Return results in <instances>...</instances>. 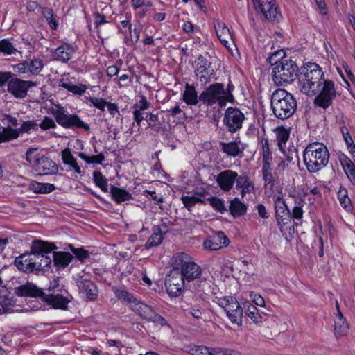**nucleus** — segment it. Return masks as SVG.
Wrapping results in <instances>:
<instances>
[{
	"label": "nucleus",
	"mask_w": 355,
	"mask_h": 355,
	"mask_svg": "<svg viewBox=\"0 0 355 355\" xmlns=\"http://www.w3.org/2000/svg\"><path fill=\"white\" fill-rule=\"evenodd\" d=\"M243 312L256 324L262 322V316L258 309L250 302L243 304Z\"/></svg>",
	"instance_id": "c9c22d12"
},
{
	"label": "nucleus",
	"mask_w": 355,
	"mask_h": 355,
	"mask_svg": "<svg viewBox=\"0 0 355 355\" xmlns=\"http://www.w3.org/2000/svg\"><path fill=\"white\" fill-rule=\"evenodd\" d=\"M195 76L201 85L205 86L213 80H216V73L211 67V62L200 55L194 62Z\"/></svg>",
	"instance_id": "6e6552de"
},
{
	"label": "nucleus",
	"mask_w": 355,
	"mask_h": 355,
	"mask_svg": "<svg viewBox=\"0 0 355 355\" xmlns=\"http://www.w3.org/2000/svg\"><path fill=\"white\" fill-rule=\"evenodd\" d=\"M71 249L73 254L81 261H84L89 257V252L82 248H75L70 245Z\"/></svg>",
	"instance_id": "052dcab7"
},
{
	"label": "nucleus",
	"mask_w": 355,
	"mask_h": 355,
	"mask_svg": "<svg viewBox=\"0 0 355 355\" xmlns=\"http://www.w3.org/2000/svg\"><path fill=\"white\" fill-rule=\"evenodd\" d=\"M262 143V160H272V155L270 153L269 142L267 139H263Z\"/></svg>",
	"instance_id": "bf43d9fd"
},
{
	"label": "nucleus",
	"mask_w": 355,
	"mask_h": 355,
	"mask_svg": "<svg viewBox=\"0 0 355 355\" xmlns=\"http://www.w3.org/2000/svg\"><path fill=\"white\" fill-rule=\"evenodd\" d=\"M77 286L83 297L89 300H94L97 297V288L90 280L81 277L77 281Z\"/></svg>",
	"instance_id": "6ab92c4d"
},
{
	"label": "nucleus",
	"mask_w": 355,
	"mask_h": 355,
	"mask_svg": "<svg viewBox=\"0 0 355 355\" xmlns=\"http://www.w3.org/2000/svg\"><path fill=\"white\" fill-rule=\"evenodd\" d=\"M40 8L42 16L46 19L50 28L52 30H56L58 28V18L53 10L48 7H40Z\"/></svg>",
	"instance_id": "f704fd0d"
},
{
	"label": "nucleus",
	"mask_w": 355,
	"mask_h": 355,
	"mask_svg": "<svg viewBox=\"0 0 355 355\" xmlns=\"http://www.w3.org/2000/svg\"><path fill=\"white\" fill-rule=\"evenodd\" d=\"M42 301L46 302L49 305H51L54 309L62 310H67L69 303V300L67 297L60 294L46 295L44 293Z\"/></svg>",
	"instance_id": "4be33fe9"
},
{
	"label": "nucleus",
	"mask_w": 355,
	"mask_h": 355,
	"mask_svg": "<svg viewBox=\"0 0 355 355\" xmlns=\"http://www.w3.org/2000/svg\"><path fill=\"white\" fill-rule=\"evenodd\" d=\"M197 289L199 292L207 293L210 290V282L206 279L199 280L197 284Z\"/></svg>",
	"instance_id": "338daca9"
},
{
	"label": "nucleus",
	"mask_w": 355,
	"mask_h": 355,
	"mask_svg": "<svg viewBox=\"0 0 355 355\" xmlns=\"http://www.w3.org/2000/svg\"><path fill=\"white\" fill-rule=\"evenodd\" d=\"M1 121L3 124L6 125L7 127H16L18 125L17 119L15 117L12 116L11 115L9 114H4L3 116Z\"/></svg>",
	"instance_id": "69168bd1"
},
{
	"label": "nucleus",
	"mask_w": 355,
	"mask_h": 355,
	"mask_svg": "<svg viewBox=\"0 0 355 355\" xmlns=\"http://www.w3.org/2000/svg\"><path fill=\"white\" fill-rule=\"evenodd\" d=\"M39 257L40 262H35V264H37V266H35V272L45 270L46 268L50 266L52 261L49 254H44Z\"/></svg>",
	"instance_id": "8fccbe9b"
},
{
	"label": "nucleus",
	"mask_w": 355,
	"mask_h": 355,
	"mask_svg": "<svg viewBox=\"0 0 355 355\" xmlns=\"http://www.w3.org/2000/svg\"><path fill=\"white\" fill-rule=\"evenodd\" d=\"M229 209L231 214L236 218L245 215L247 207L238 198H235L230 201Z\"/></svg>",
	"instance_id": "473e14b6"
},
{
	"label": "nucleus",
	"mask_w": 355,
	"mask_h": 355,
	"mask_svg": "<svg viewBox=\"0 0 355 355\" xmlns=\"http://www.w3.org/2000/svg\"><path fill=\"white\" fill-rule=\"evenodd\" d=\"M208 200L215 210L219 211L221 214L225 211L224 202L221 199L216 197H211L209 198Z\"/></svg>",
	"instance_id": "5fc2aeb1"
},
{
	"label": "nucleus",
	"mask_w": 355,
	"mask_h": 355,
	"mask_svg": "<svg viewBox=\"0 0 355 355\" xmlns=\"http://www.w3.org/2000/svg\"><path fill=\"white\" fill-rule=\"evenodd\" d=\"M73 53V49L72 47L68 45H62L55 49L54 52V57L56 60L62 62H67L68 60L71 59Z\"/></svg>",
	"instance_id": "c85d7f7f"
},
{
	"label": "nucleus",
	"mask_w": 355,
	"mask_h": 355,
	"mask_svg": "<svg viewBox=\"0 0 355 355\" xmlns=\"http://www.w3.org/2000/svg\"><path fill=\"white\" fill-rule=\"evenodd\" d=\"M13 305V301L9 297L7 288L1 286L0 288V315L8 312Z\"/></svg>",
	"instance_id": "c756f323"
},
{
	"label": "nucleus",
	"mask_w": 355,
	"mask_h": 355,
	"mask_svg": "<svg viewBox=\"0 0 355 355\" xmlns=\"http://www.w3.org/2000/svg\"><path fill=\"white\" fill-rule=\"evenodd\" d=\"M18 137V132L10 127L3 128L0 132V143L7 142Z\"/></svg>",
	"instance_id": "79ce46f5"
},
{
	"label": "nucleus",
	"mask_w": 355,
	"mask_h": 355,
	"mask_svg": "<svg viewBox=\"0 0 355 355\" xmlns=\"http://www.w3.org/2000/svg\"><path fill=\"white\" fill-rule=\"evenodd\" d=\"M238 173L232 170H225L216 176V180L220 188L224 191H230L236 182Z\"/></svg>",
	"instance_id": "dca6fc26"
},
{
	"label": "nucleus",
	"mask_w": 355,
	"mask_h": 355,
	"mask_svg": "<svg viewBox=\"0 0 355 355\" xmlns=\"http://www.w3.org/2000/svg\"><path fill=\"white\" fill-rule=\"evenodd\" d=\"M62 160L64 164L70 166L76 173H81L80 167L78 166L69 148H67L62 151Z\"/></svg>",
	"instance_id": "4c0bfd02"
},
{
	"label": "nucleus",
	"mask_w": 355,
	"mask_h": 355,
	"mask_svg": "<svg viewBox=\"0 0 355 355\" xmlns=\"http://www.w3.org/2000/svg\"><path fill=\"white\" fill-rule=\"evenodd\" d=\"M183 100L187 105H196L200 101L193 85H191L189 83L186 84L185 90L183 94Z\"/></svg>",
	"instance_id": "7c9ffc66"
},
{
	"label": "nucleus",
	"mask_w": 355,
	"mask_h": 355,
	"mask_svg": "<svg viewBox=\"0 0 355 355\" xmlns=\"http://www.w3.org/2000/svg\"><path fill=\"white\" fill-rule=\"evenodd\" d=\"M245 116L239 108L230 107L225 112L223 121L227 130L234 133L241 128Z\"/></svg>",
	"instance_id": "9d476101"
},
{
	"label": "nucleus",
	"mask_w": 355,
	"mask_h": 355,
	"mask_svg": "<svg viewBox=\"0 0 355 355\" xmlns=\"http://www.w3.org/2000/svg\"><path fill=\"white\" fill-rule=\"evenodd\" d=\"M329 159V150L322 143L309 144L303 152V161L309 173L320 171L327 165Z\"/></svg>",
	"instance_id": "7ed1b4c3"
},
{
	"label": "nucleus",
	"mask_w": 355,
	"mask_h": 355,
	"mask_svg": "<svg viewBox=\"0 0 355 355\" xmlns=\"http://www.w3.org/2000/svg\"><path fill=\"white\" fill-rule=\"evenodd\" d=\"M185 281L186 279L183 278L181 273L172 268L165 280V286L168 293L174 297L179 295L184 288Z\"/></svg>",
	"instance_id": "f8f14e48"
},
{
	"label": "nucleus",
	"mask_w": 355,
	"mask_h": 355,
	"mask_svg": "<svg viewBox=\"0 0 355 355\" xmlns=\"http://www.w3.org/2000/svg\"><path fill=\"white\" fill-rule=\"evenodd\" d=\"M263 178L264 180L266 189H269L270 190L272 191L276 182L272 173L263 174Z\"/></svg>",
	"instance_id": "680f3d73"
},
{
	"label": "nucleus",
	"mask_w": 355,
	"mask_h": 355,
	"mask_svg": "<svg viewBox=\"0 0 355 355\" xmlns=\"http://www.w3.org/2000/svg\"><path fill=\"white\" fill-rule=\"evenodd\" d=\"M243 314V307H240L238 309H235L230 313H226L227 318L231 321L232 324H235L237 326L240 327L242 325V318Z\"/></svg>",
	"instance_id": "c03bdc74"
},
{
	"label": "nucleus",
	"mask_w": 355,
	"mask_h": 355,
	"mask_svg": "<svg viewBox=\"0 0 355 355\" xmlns=\"http://www.w3.org/2000/svg\"><path fill=\"white\" fill-rule=\"evenodd\" d=\"M162 232L161 227H158L146 241L145 244L146 248L148 249L153 246L159 245L163 241Z\"/></svg>",
	"instance_id": "37998d69"
},
{
	"label": "nucleus",
	"mask_w": 355,
	"mask_h": 355,
	"mask_svg": "<svg viewBox=\"0 0 355 355\" xmlns=\"http://www.w3.org/2000/svg\"><path fill=\"white\" fill-rule=\"evenodd\" d=\"M219 146L221 151L230 157H237L243 153V149L239 146V143L236 141L231 142H223L220 141Z\"/></svg>",
	"instance_id": "bb28decb"
},
{
	"label": "nucleus",
	"mask_w": 355,
	"mask_h": 355,
	"mask_svg": "<svg viewBox=\"0 0 355 355\" xmlns=\"http://www.w3.org/2000/svg\"><path fill=\"white\" fill-rule=\"evenodd\" d=\"M316 94L318 95L315 98V103L323 109L328 108L336 96L334 83L325 79Z\"/></svg>",
	"instance_id": "1a4fd4ad"
},
{
	"label": "nucleus",
	"mask_w": 355,
	"mask_h": 355,
	"mask_svg": "<svg viewBox=\"0 0 355 355\" xmlns=\"http://www.w3.org/2000/svg\"><path fill=\"white\" fill-rule=\"evenodd\" d=\"M218 305L224 309L226 313L235 309L241 307L236 299L231 296L220 298L218 300Z\"/></svg>",
	"instance_id": "e433bc0d"
},
{
	"label": "nucleus",
	"mask_w": 355,
	"mask_h": 355,
	"mask_svg": "<svg viewBox=\"0 0 355 355\" xmlns=\"http://www.w3.org/2000/svg\"><path fill=\"white\" fill-rule=\"evenodd\" d=\"M209 347L207 346H195L192 349L193 355H209Z\"/></svg>",
	"instance_id": "774afa93"
},
{
	"label": "nucleus",
	"mask_w": 355,
	"mask_h": 355,
	"mask_svg": "<svg viewBox=\"0 0 355 355\" xmlns=\"http://www.w3.org/2000/svg\"><path fill=\"white\" fill-rule=\"evenodd\" d=\"M275 204L277 221L280 226V230H282V225H286L290 221V211L286 203L280 198H277Z\"/></svg>",
	"instance_id": "412c9836"
},
{
	"label": "nucleus",
	"mask_w": 355,
	"mask_h": 355,
	"mask_svg": "<svg viewBox=\"0 0 355 355\" xmlns=\"http://www.w3.org/2000/svg\"><path fill=\"white\" fill-rule=\"evenodd\" d=\"M216 35L225 46H228L229 41L232 39L229 28L222 22H218L215 25Z\"/></svg>",
	"instance_id": "72a5a7b5"
},
{
	"label": "nucleus",
	"mask_w": 355,
	"mask_h": 355,
	"mask_svg": "<svg viewBox=\"0 0 355 355\" xmlns=\"http://www.w3.org/2000/svg\"><path fill=\"white\" fill-rule=\"evenodd\" d=\"M35 257L29 252L16 257L14 263L19 270L28 273L35 272Z\"/></svg>",
	"instance_id": "a211bd4d"
},
{
	"label": "nucleus",
	"mask_w": 355,
	"mask_h": 355,
	"mask_svg": "<svg viewBox=\"0 0 355 355\" xmlns=\"http://www.w3.org/2000/svg\"><path fill=\"white\" fill-rule=\"evenodd\" d=\"M94 182L96 186H98L101 189L104 191H107V179L102 175L101 172L95 171L93 173Z\"/></svg>",
	"instance_id": "49530a36"
},
{
	"label": "nucleus",
	"mask_w": 355,
	"mask_h": 355,
	"mask_svg": "<svg viewBox=\"0 0 355 355\" xmlns=\"http://www.w3.org/2000/svg\"><path fill=\"white\" fill-rule=\"evenodd\" d=\"M230 241L224 232H216L203 242V246L206 250H217L229 245Z\"/></svg>",
	"instance_id": "4468645a"
},
{
	"label": "nucleus",
	"mask_w": 355,
	"mask_h": 355,
	"mask_svg": "<svg viewBox=\"0 0 355 355\" xmlns=\"http://www.w3.org/2000/svg\"><path fill=\"white\" fill-rule=\"evenodd\" d=\"M236 189L240 191L242 198H244L247 193L254 192V183L245 174L238 175L236 181Z\"/></svg>",
	"instance_id": "5701e85b"
},
{
	"label": "nucleus",
	"mask_w": 355,
	"mask_h": 355,
	"mask_svg": "<svg viewBox=\"0 0 355 355\" xmlns=\"http://www.w3.org/2000/svg\"><path fill=\"white\" fill-rule=\"evenodd\" d=\"M284 53L279 51L268 58V62L273 66L272 78L277 85L291 83L297 75L298 67L296 63L290 59L284 58Z\"/></svg>",
	"instance_id": "f257e3e1"
},
{
	"label": "nucleus",
	"mask_w": 355,
	"mask_h": 355,
	"mask_svg": "<svg viewBox=\"0 0 355 355\" xmlns=\"http://www.w3.org/2000/svg\"><path fill=\"white\" fill-rule=\"evenodd\" d=\"M131 309L137 313L143 320H148L151 318L154 310L151 306L139 301L132 305Z\"/></svg>",
	"instance_id": "a878e982"
},
{
	"label": "nucleus",
	"mask_w": 355,
	"mask_h": 355,
	"mask_svg": "<svg viewBox=\"0 0 355 355\" xmlns=\"http://www.w3.org/2000/svg\"><path fill=\"white\" fill-rule=\"evenodd\" d=\"M37 148H30L26 152V160L31 164H33L35 168L37 165V159L42 156L39 153H36Z\"/></svg>",
	"instance_id": "3c124183"
},
{
	"label": "nucleus",
	"mask_w": 355,
	"mask_h": 355,
	"mask_svg": "<svg viewBox=\"0 0 355 355\" xmlns=\"http://www.w3.org/2000/svg\"><path fill=\"white\" fill-rule=\"evenodd\" d=\"M52 114L57 123L65 128H83L86 131L89 130V125L83 121L76 114H69L63 107L53 110Z\"/></svg>",
	"instance_id": "0eeeda50"
},
{
	"label": "nucleus",
	"mask_w": 355,
	"mask_h": 355,
	"mask_svg": "<svg viewBox=\"0 0 355 355\" xmlns=\"http://www.w3.org/2000/svg\"><path fill=\"white\" fill-rule=\"evenodd\" d=\"M337 314L334 319V331L336 337L346 335L349 331V325L343 315L340 311L338 303L336 302Z\"/></svg>",
	"instance_id": "b1692460"
},
{
	"label": "nucleus",
	"mask_w": 355,
	"mask_h": 355,
	"mask_svg": "<svg viewBox=\"0 0 355 355\" xmlns=\"http://www.w3.org/2000/svg\"><path fill=\"white\" fill-rule=\"evenodd\" d=\"M112 198L117 203L128 200L131 198V194L126 190L112 186L110 189Z\"/></svg>",
	"instance_id": "58836bf2"
},
{
	"label": "nucleus",
	"mask_w": 355,
	"mask_h": 355,
	"mask_svg": "<svg viewBox=\"0 0 355 355\" xmlns=\"http://www.w3.org/2000/svg\"><path fill=\"white\" fill-rule=\"evenodd\" d=\"M290 132L288 130L282 128L279 129L277 132V142L281 150L283 151L285 144L289 138Z\"/></svg>",
	"instance_id": "de8ad7c7"
},
{
	"label": "nucleus",
	"mask_w": 355,
	"mask_h": 355,
	"mask_svg": "<svg viewBox=\"0 0 355 355\" xmlns=\"http://www.w3.org/2000/svg\"><path fill=\"white\" fill-rule=\"evenodd\" d=\"M325 80L321 67L316 63L307 62L302 68L298 77V87L308 95L313 96L318 92L320 86Z\"/></svg>",
	"instance_id": "f03ea898"
},
{
	"label": "nucleus",
	"mask_w": 355,
	"mask_h": 355,
	"mask_svg": "<svg viewBox=\"0 0 355 355\" xmlns=\"http://www.w3.org/2000/svg\"><path fill=\"white\" fill-rule=\"evenodd\" d=\"M171 265L173 268L180 272L187 282L200 278L202 273L200 266L185 252L175 254L171 259Z\"/></svg>",
	"instance_id": "39448f33"
},
{
	"label": "nucleus",
	"mask_w": 355,
	"mask_h": 355,
	"mask_svg": "<svg viewBox=\"0 0 355 355\" xmlns=\"http://www.w3.org/2000/svg\"><path fill=\"white\" fill-rule=\"evenodd\" d=\"M234 89V85L230 81L227 84V88H224V96L228 103H233L234 101V96L232 94V92Z\"/></svg>",
	"instance_id": "e2e57ef3"
},
{
	"label": "nucleus",
	"mask_w": 355,
	"mask_h": 355,
	"mask_svg": "<svg viewBox=\"0 0 355 355\" xmlns=\"http://www.w3.org/2000/svg\"><path fill=\"white\" fill-rule=\"evenodd\" d=\"M224 94V84L216 83L201 92L199 100L207 106L217 104L219 107H224L227 103Z\"/></svg>",
	"instance_id": "423d86ee"
},
{
	"label": "nucleus",
	"mask_w": 355,
	"mask_h": 355,
	"mask_svg": "<svg viewBox=\"0 0 355 355\" xmlns=\"http://www.w3.org/2000/svg\"><path fill=\"white\" fill-rule=\"evenodd\" d=\"M270 105L275 117L285 120L295 113L297 102L294 96L286 89H277L271 95Z\"/></svg>",
	"instance_id": "20e7f679"
},
{
	"label": "nucleus",
	"mask_w": 355,
	"mask_h": 355,
	"mask_svg": "<svg viewBox=\"0 0 355 355\" xmlns=\"http://www.w3.org/2000/svg\"><path fill=\"white\" fill-rule=\"evenodd\" d=\"M209 355H240L237 352L222 348L209 347Z\"/></svg>",
	"instance_id": "13d9d810"
},
{
	"label": "nucleus",
	"mask_w": 355,
	"mask_h": 355,
	"mask_svg": "<svg viewBox=\"0 0 355 355\" xmlns=\"http://www.w3.org/2000/svg\"><path fill=\"white\" fill-rule=\"evenodd\" d=\"M114 293L119 300L125 303L130 309L132 308V305L137 300L132 294L125 290L116 289L115 290Z\"/></svg>",
	"instance_id": "ea45409f"
},
{
	"label": "nucleus",
	"mask_w": 355,
	"mask_h": 355,
	"mask_svg": "<svg viewBox=\"0 0 355 355\" xmlns=\"http://www.w3.org/2000/svg\"><path fill=\"white\" fill-rule=\"evenodd\" d=\"M39 125L42 130H45L51 128H55L56 127L55 121L48 116H45Z\"/></svg>",
	"instance_id": "0e129e2a"
},
{
	"label": "nucleus",
	"mask_w": 355,
	"mask_h": 355,
	"mask_svg": "<svg viewBox=\"0 0 355 355\" xmlns=\"http://www.w3.org/2000/svg\"><path fill=\"white\" fill-rule=\"evenodd\" d=\"M15 293L19 297H40L42 301L45 293L33 283L26 282L16 287Z\"/></svg>",
	"instance_id": "f3484780"
},
{
	"label": "nucleus",
	"mask_w": 355,
	"mask_h": 355,
	"mask_svg": "<svg viewBox=\"0 0 355 355\" xmlns=\"http://www.w3.org/2000/svg\"><path fill=\"white\" fill-rule=\"evenodd\" d=\"M181 200L182 201V203L184 204V206L189 211H190L191 208L194 207L198 202L205 203L204 200H202L200 198L196 196H182L181 197Z\"/></svg>",
	"instance_id": "09e8293b"
},
{
	"label": "nucleus",
	"mask_w": 355,
	"mask_h": 355,
	"mask_svg": "<svg viewBox=\"0 0 355 355\" xmlns=\"http://www.w3.org/2000/svg\"><path fill=\"white\" fill-rule=\"evenodd\" d=\"M37 124L34 121H24L19 128H15L18 132V137L21 133L28 132L31 129H35Z\"/></svg>",
	"instance_id": "4d7b16f0"
},
{
	"label": "nucleus",
	"mask_w": 355,
	"mask_h": 355,
	"mask_svg": "<svg viewBox=\"0 0 355 355\" xmlns=\"http://www.w3.org/2000/svg\"><path fill=\"white\" fill-rule=\"evenodd\" d=\"M26 62L29 73L37 75L43 69L44 64L40 58H33L31 60H27Z\"/></svg>",
	"instance_id": "a19ab883"
},
{
	"label": "nucleus",
	"mask_w": 355,
	"mask_h": 355,
	"mask_svg": "<svg viewBox=\"0 0 355 355\" xmlns=\"http://www.w3.org/2000/svg\"><path fill=\"white\" fill-rule=\"evenodd\" d=\"M338 198L341 205L346 209L347 210H349L352 208V205L350 202V199L347 196V191L345 189L340 190L338 192Z\"/></svg>",
	"instance_id": "603ef678"
},
{
	"label": "nucleus",
	"mask_w": 355,
	"mask_h": 355,
	"mask_svg": "<svg viewBox=\"0 0 355 355\" xmlns=\"http://www.w3.org/2000/svg\"><path fill=\"white\" fill-rule=\"evenodd\" d=\"M60 166L50 157L44 155L37 159V165L35 169L42 175H55L59 171Z\"/></svg>",
	"instance_id": "2eb2a0df"
},
{
	"label": "nucleus",
	"mask_w": 355,
	"mask_h": 355,
	"mask_svg": "<svg viewBox=\"0 0 355 355\" xmlns=\"http://www.w3.org/2000/svg\"><path fill=\"white\" fill-rule=\"evenodd\" d=\"M29 189L36 193H49L55 189L54 184L32 181L29 184Z\"/></svg>",
	"instance_id": "2f4dec72"
},
{
	"label": "nucleus",
	"mask_w": 355,
	"mask_h": 355,
	"mask_svg": "<svg viewBox=\"0 0 355 355\" xmlns=\"http://www.w3.org/2000/svg\"><path fill=\"white\" fill-rule=\"evenodd\" d=\"M150 103L147 101L144 96H142L139 104H135L133 107V119L137 125L139 127L143 120H146L148 113L145 111L150 107Z\"/></svg>",
	"instance_id": "aec40b11"
},
{
	"label": "nucleus",
	"mask_w": 355,
	"mask_h": 355,
	"mask_svg": "<svg viewBox=\"0 0 355 355\" xmlns=\"http://www.w3.org/2000/svg\"><path fill=\"white\" fill-rule=\"evenodd\" d=\"M257 12L270 21L277 19L280 16L275 0H252Z\"/></svg>",
	"instance_id": "ddd939ff"
},
{
	"label": "nucleus",
	"mask_w": 355,
	"mask_h": 355,
	"mask_svg": "<svg viewBox=\"0 0 355 355\" xmlns=\"http://www.w3.org/2000/svg\"><path fill=\"white\" fill-rule=\"evenodd\" d=\"M53 259L55 266L64 268L71 263L73 256L68 252H53Z\"/></svg>",
	"instance_id": "cd10ccee"
},
{
	"label": "nucleus",
	"mask_w": 355,
	"mask_h": 355,
	"mask_svg": "<svg viewBox=\"0 0 355 355\" xmlns=\"http://www.w3.org/2000/svg\"><path fill=\"white\" fill-rule=\"evenodd\" d=\"M87 100L92 104V105L99 109L101 111L104 112L105 107L107 105V101L101 98L89 97Z\"/></svg>",
	"instance_id": "6e6d98bb"
},
{
	"label": "nucleus",
	"mask_w": 355,
	"mask_h": 355,
	"mask_svg": "<svg viewBox=\"0 0 355 355\" xmlns=\"http://www.w3.org/2000/svg\"><path fill=\"white\" fill-rule=\"evenodd\" d=\"M36 85L35 82L12 77L7 84V91L16 98L22 99L27 96L28 89Z\"/></svg>",
	"instance_id": "9b49d317"
},
{
	"label": "nucleus",
	"mask_w": 355,
	"mask_h": 355,
	"mask_svg": "<svg viewBox=\"0 0 355 355\" xmlns=\"http://www.w3.org/2000/svg\"><path fill=\"white\" fill-rule=\"evenodd\" d=\"M59 86L66 89L67 91L76 95H82L83 93L85 92V91L87 89V85L83 84H79L78 85H76L69 83H66L64 82L60 83Z\"/></svg>",
	"instance_id": "a18cd8bd"
},
{
	"label": "nucleus",
	"mask_w": 355,
	"mask_h": 355,
	"mask_svg": "<svg viewBox=\"0 0 355 355\" xmlns=\"http://www.w3.org/2000/svg\"><path fill=\"white\" fill-rule=\"evenodd\" d=\"M54 247V244H51L41 240H35L32 243L30 253L35 257L36 259H39L40 257L38 256L44 254H50Z\"/></svg>",
	"instance_id": "393cba45"
},
{
	"label": "nucleus",
	"mask_w": 355,
	"mask_h": 355,
	"mask_svg": "<svg viewBox=\"0 0 355 355\" xmlns=\"http://www.w3.org/2000/svg\"><path fill=\"white\" fill-rule=\"evenodd\" d=\"M16 49L13 44L8 40H2L0 41V52L4 55H11L15 53Z\"/></svg>",
	"instance_id": "864d4df0"
}]
</instances>
